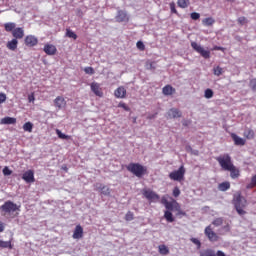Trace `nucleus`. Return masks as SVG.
Segmentation results:
<instances>
[{"instance_id": "50", "label": "nucleus", "mask_w": 256, "mask_h": 256, "mask_svg": "<svg viewBox=\"0 0 256 256\" xmlns=\"http://www.w3.org/2000/svg\"><path fill=\"white\" fill-rule=\"evenodd\" d=\"M137 49H139V51H143L145 49V44L142 41H138L136 43Z\"/></svg>"}, {"instance_id": "4", "label": "nucleus", "mask_w": 256, "mask_h": 256, "mask_svg": "<svg viewBox=\"0 0 256 256\" xmlns=\"http://www.w3.org/2000/svg\"><path fill=\"white\" fill-rule=\"evenodd\" d=\"M215 159L224 171H227L233 167V160H231V156L229 154L220 155Z\"/></svg>"}, {"instance_id": "43", "label": "nucleus", "mask_w": 256, "mask_h": 256, "mask_svg": "<svg viewBox=\"0 0 256 256\" xmlns=\"http://www.w3.org/2000/svg\"><path fill=\"white\" fill-rule=\"evenodd\" d=\"M84 72L86 73V75H95V69H93V67L84 68Z\"/></svg>"}, {"instance_id": "19", "label": "nucleus", "mask_w": 256, "mask_h": 256, "mask_svg": "<svg viewBox=\"0 0 256 256\" xmlns=\"http://www.w3.org/2000/svg\"><path fill=\"white\" fill-rule=\"evenodd\" d=\"M12 37H14V39H23V37H25V30H23V28L21 27H18V28H15L13 31H12Z\"/></svg>"}, {"instance_id": "31", "label": "nucleus", "mask_w": 256, "mask_h": 256, "mask_svg": "<svg viewBox=\"0 0 256 256\" xmlns=\"http://www.w3.org/2000/svg\"><path fill=\"white\" fill-rule=\"evenodd\" d=\"M13 240H9V241H3L0 240V247L1 249H13V244H12Z\"/></svg>"}, {"instance_id": "10", "label": "nucleus", "mask_w": 256, "mask_h": 256, "mask_svg": "<svg viewBox=\"0 0 256 256\" xmlns=\"http://www.w3.org/2000/svg\"><path fill=\"white\" fill-rule=\"evenodd\" d=\"M90 89H91L92 93H94V95H96V97H103V88H101V84H99L97 82H92L90 84Z\"/></svg>"}, {"instance_id": "14", "label": "nucleus", "mask_w": 256, "mask_h": 256, "mask_svg": "<svg viewBox=\"0 0 256 256\" xmlns=\"http://www.w3.org/2000/svg\"><path fill=\"white\" fill-rule=\"evenodd\" d=\"M96 189L97 191H99V193H101V195H105L106 197H109V195H111V188L101 183L96 184Z\"/></svg>"}, {"instance_id": "49", "label": "nucleus", "mask_w": 256, "mask_h": 256, "mask_svg": "<svg viewBox=\"0 0 256 256\" xmlns=\"http://www.w3.org/2000/svg\"><path fill=\"white\" fill-rule=\"evenodd\" d=\"M237 21H238L239 25H246L247 18H245V16H241V17L238 18Z\"/></svg>"}, {"instance_id": "52", "label": "nucleus", "mask_w": 256, "mask_h": 256, "mask_svg": "<svg viewBox=\"0 0 256 256\" xmlns=\"http://www.w3.org/2000/svg\"><path fill=\"white\" fill-rule=\"evenodd\" d=\"M170 11L171 13H174L175 15H177V8H175V2L170 3Z\"/></svg>"}, {"instance_id": "3", "label": "nucleus", "mask_w": 256, "mask_h": 256, "mask_svg": "<svg viewBox=\"0 0 256 256\" xmlns=\"http://www.w3.org/2000/svg\"><path fill=\"white\" fill-rule=\"evenodd\" d=\"M161 203L162 205H164L165 209H168L169 211H176L177 216L186 215V213L183 210H181V205L175 199H172V201L169 202L167 198L163 196L161 199Z\"/></svg>"}, {"instance_id": "59", "label": "nucleus", "mask_w": 256, "mask_h": 256, "mask_svg": "<svg viewBox=\"0 0 256 256\" xmlns=\"http://www.w3.org/2000/svg\"><path fill=\"white\" fill-rule=\"evenodd\" d=\"M155 117H157V114H154L152 116H148V119H155Z\"/></svg>"}, {"instance_id": "37", "label": "nucleus", "mask_w": 256, "mask_h": 256, "mask_svg": "<svg viewBox=\"0 0 256 256\" xmlns=\"http://www.w3.org/2000/svg\"><path fill=\"white\" fill-rule=\"evenodd\" d=\"M56 134L59 139H65V140L71 139V136H69L67 134H63V132H61V130H59V129H56Z\"/></svg>"}, {"instance_id": "30", "label": "nucleus", "mask_w": 256, "mask_h": 256, "mask_svg": "<svg viewBox=\"0 0 256 256\" xmlns=\"http://www.w3.org/2000/svg\"><path fill=\"white\" fill-rule=\"evenodd\" d=\"M17 27V24L13 23V22H8L4 24V29L5 31H7V33H13V31H15Z\"/></svg>"}, {"instance_id": "48", "label": "nucleus", "mask_w": 256, "mask_h": 256, "mask_svg": "<svg viewBox=\"0 0 256 256\" xmlns=\"http://www.w3.org/2000/svg\"><path fill=\"white\" fill-rule=\"evenodd\" d=\"M191 19H193V21H197V19H200L201 14L197 13V12H193L190 14Z\"/></svg>"}, {"instance_id": "21", "label": "nucleus", "mask_w": 256, "mask_h": 256, "mask_svg": "<svg viewBox=\"0 0 256 256\" xmlns=\"http://www.w3.org/2000/svg\"><path fill=\"white\" fill-rule=\"evenodd\" d=\"M227 233H231V224L229 222H225V225L218 229V235H227Z\"/></svg>"}, {"instance_id": "44", "label": "nucleus", "mask_w": 256, "mask_h": 256, "mask_svg": "<svg viewBox=\"0 0 256 256\" xmlns=\"http://www.w3.org/2000/svg\"><path fill=\"white\" fill-rule=\"evenodd\" d=\"M66 35L70 39H74V40L77 39V34H75V32H73L72 30H67Z\"/></svg>"}, {"instance_id": "57", "label": "nucleus", "mask_w": 256, "mask_h": 256, "mask_svg": "<svg viewBox=\"0 0 256 256\" xmlns=\"http://www.w3.org/2000/svg\"><path fill=\"white\" fill-rule=\"evenodd\" d=\"M29 103H33L35 101V96L32 94L28 97Z\"/></svg>"}, {"instance_id": "60", "label": "nucleus", "mask_w": 256, "mask_h": 256, "mask_svg": "<svg viewBox=\"0 0 256 256\" xmlns=\"http://www.w3.org/2000/svg\"><path fill=\"white\" fill-rule=\"evenodd\" d=\"M229 3H233L235 2V0H227Z\"/></svg>"}, {"instance_id": "18", "label": "nucleus", "mask_w": 256, "mask_h": 256, "mask_svg": "<svg viewBox=\"0 0 256 256\" xmlns=\"http://www.w3.org/2000/svg\"><path fill=\"white\" fill-rule=\"evenodd\" d=\"M116 21L118 23H124L125 21H129V16H127V12L119 10L116 15Z\"/></svg>"}, {"instance_id": "36", "label": "nucleus", "mask_w": 256, "mask_h": 256, "mask_svg": "<svg viewBox=\"0 0 256 256\" xmlns=\"http://www.w3.org/2000/svg\"><path fill=\"white\" fill-rule=\"evenodd\" d=\"M23 130H24V131H27L28 133H33V123H31V122H26V123L23 125Z\"/></svg>"}, {"instance_id": "39", "label": "nucleus", "mask_w": 256, "mask_h": 256, "mask_svg": "<svg viewBox=\"0 0 256 256\" xmlns=\"http://www.w3.org/2000/svg\"><path fill=\"white\" fill-rule=\"evenodd\" d=\"M213 95H214V92L213 90H211V88H207L204 92L205 99H212Z\"/></svg>"}, {"instance_id": "5", "label": "nucleus", "mask_w": 256, "mask_h": 256, "mask_svg": "<svg viewBox=\"0 0 256 256\" xmlns=\"http://www.w3.org/2000/svg\"><path fill=\"white\" fill-rule=\"evenodd\" d=\"M0 211L2 215H11V213H15V211H19V206L13 203L12 201H6L2 206H0Z\"/></svg>"}, {"instance_id": "41", "label": "nucleus", "mask_w": 256, "mask_h": 256, "mask_svg": "<svg viewBox=\"0 0 256 256\" xmlns=\"http://www.w3.org/2000/svg\"><path fill=\"white\" fill-rule=\"evenodd\" d=\"M213 71L214 75H216L217 77L223 75V68H221L220 66L214 67Z\"/></svg>"}, {"instance_id": "22", "label": "nucleus", "mask_w": 256, "mask_h": 256, "mask_svg": "<svg viewBox=\"0 0 256 256\" xmlns=\"http://www.w3.org/2000/svg\"><path fill=\"white\" fill-rule=\"evenodd\" d=\"M168 117L169 119H177L181 117V111L177 108H172L168 111Z\"/></svg>"}, {"instance_id": "13", "label": "nucleus", "mask_w": 256, "mask_h": 256, "mask_svg": "<svg viewBox=\"0 0 256 256\" xmlns=\"http://www.w3.org/2000/svg\"><path fill=\"white\" fill-rule=\"evenodd\" d=\"M22 179L25 183H35V172L33 170H27L23 173Z\"/></svg>"}, {"instance_id": "6", "label": "nucleus", "mask_w": 256, "mask_h": 256, "mask_svg": "<svg viewBox=\"0 0 256 256\" xmlns=\"http://www.w3.org/2000/svg\"><path fill=\"white\" fill-rule=\"evenodd\" d=\"M171 181H183L185 179V166H180L178 170L172 171L169 174Z\"/></svg>"}, {"instance_id": "25", "label": "nucleus", "mask_w": 256, "mask_h": 256, "mask_svg": "<svg viewBox=\"0 0 256 256\" xmlns=\"http://www.w3.org/2000/svg\"><path fill=\"white\" fill-rule=\"evenodd\" d=\"M15 123H17V118L7 116L1 119L2 125H15Z\"/></svg>"}, {"instance_id": "29", "label": "nucleus", "mask_w": 256, "mask_h": 256, "mask_svg": "<svg viewBox=\"0 0 256 256\" xmlns=\"http://www.w3.org/2000/svg\"><path fill=\"white\" fill-rule=\"evenodd\" d=\"M202 25H204V27H213V25H215V19L213 17L204 18Z\"/></svg>"}, {"instance_id": "42", "label": "nucleus", "mask_w": 256, "mask_h": 256, "mask_svg": "<svg viewBox=\"0 0 256 256\" xmlns=\"http://www.w3.org/2000/svg\"><path fill=\"white\" fill-rule=\"evenodd\" d=\"M135 219V214L133 212L128 211L125 215V221H133Z\"/></svg>"}, {"instance_id": "51", "label": "nucleus", "mask_w": 256, "mask_h": 256, "mask_svg": "<svg viewBox=\"0 0 256 256\" xmlns=\"http://www.w3.org/2000/svg\"><path fill=\"white\" fill-rule=\"evenodd\" d=\"M3 175H11L13 171L9 169V167L5 166L2 170Z\"/></svg>"}, {"instance_id": "9", "label": "nucleus", "mask_w": 256, "mask_h": 256, "mask_svg": "<svg viewBox=\"0 0 256 256\" xmlns=\"http://www.w3.org/2000/svg\"><path fill=\"white\" fill-rule=\"evenodd\" d=\"M142 195H143V197H145V199L150 201V203H154L155 201H159V199H160L159 194L155 193L151 189L142 190Z\"/></svg>"}, {"instance_id": "53", "label": "nucleus", "mask_w": 256, "mask_h": 256, "mask_svg": "<svg viewBox=\"0 0 256 256\" xmlns=\"http://www.w3.org/2000/svg\"><path fill=\"white\" fill-rule=\"evenodd\" d=\"M191 241L194 243V245H197L198 249H201V241L197 238H191Z\"/></svg>"}, {"instance_id": "24", "label": "nucleus", "mask_w": 256, "mask_h": 256, "mask_svg": "<svg viewBox=\"0 0 256 256\" xmlns=\"http://www.w3.org/2000/svg\"><path fill=\"white\" fill-rule=\"evenodd\" d=\"M226 171H230L231 179H238L239 175H241L239 172V169H237V167H235L234 164L230 167V169H228Z\"/></svg>"}, {"instance_id": "15", "label": "nucleus", "mask_w": 256, "mask_h": 256, "mask_svg": "<svg viewBox=\"0 0 256 256\" xmlns=\"http://www.w3.org/2000/svg\"><path fill=\"white\" fill-rule=\"evenodd\" d=\"M200 256H226L225 252L218 250L216 253L213 249H206L200 252Z\"/></svg>"}, {"instance_id": "54", "label": "nucleus", "mask_w": 256, "mask_h": 256, "mask_svg": "<svg viewBox=\"0 0 256 256\" xmlns=\"http://www.w3.org/2000/svg\"><path fill=\"white\" fill-rule=\"evenodd\" d=\"M7 101V95L5 93H0V105Z\"/></svg>"}, {"instance_id": "23", "label": "nucleus", "mask_w": 256, "mask_h": 256, "mask_svg": "<svg viewBox=\"0 0 256 256\" xmlns=\"http://www.w3.org/2000/svg\"><path fill=\"white\" fill-rule=\"evenodd\" d=\"M17 45H19V41L17 39L13 38L12 40L7 42L6 47L10 51H16Z\"/></svg>"}, {"instance_id": "55", "label": "nucleus", "mask_w": 256, "mask_h": 256, "mask_svg": "<svg viewBox=\"0 0 256 256\" xmlns=\"http://www.w3.org/2000/svg\"><path fill=\"white\" fill-rule=\"evenodd\" d=\"M146 69L154 70L155 67L153 66V62H147V63H146Z\"/></svg>"}, {"instance_id": "34", "label": "nucleus", "mask_w": 256, "mask_h": 256, "mask_svg": "<svg viewBox=\"0 0 256 256\" xmlns=\"http://www.w3.org/2000/svg\"><path fill=\"white\" fill-rule=\"evenodd\" d=\"M158 251L160 255H169V248H167L164 244L158 246Z\"/></svg>"}, {"instance_id": "20", "label": "nucleus", "mask_w": 256, "mask_h": 256, "mask_svg": "<svg viewBox=\"0 0 256 256\" xmlns=\"http://www.w3.org/2000/svg\"><path fill=\"white\" fill-rule=\"evenodd\" d=\"M231 138L234 141V145H238V146L243 147V145H245V143H246L245 139L237 136V134H235V133L231 134Z\"/></svg>"}, {"instance_id": "17", "label": "nucleus", "mask_w": 256, "mask_h": 256, "mask_svg": "<svg viewBox=\"0 0 256 256\" xmlns=\"http://www.w3.org/2000/svg\"><path fill=\"white\" fill-rule=\"evenodd\" d=\"M43 51L46 53V55H56L57 47H55L53 44H45Z\"/></svg>"}, {"instance_id": "33", "label": "nucleus", "mask_w": 256, "mask_h": 256, "mask_svg": "<svg viewBox=\"0 0 256 256\" xmlns=\"http://www.w3.org/2000/svg\"><path fill=\"white\" fill-rule=\"evenodd\" d=\"M189 4H190L189 0H178L177 1V5L181 9H187V7H189Z\"/></svg>"}, {"instance_id": "8", "label": "nucleus", "mask_w": 256, "mask_h": 256, "mask_svg": "<svg viewBox=\"0 0 256 256\" xmlns=\"http://www.w3.org/2000/svg\"><path fill=\"white\" fill-rule=\"evenodd\" d=\"M191 47L196 51V53H199L201 57L204 59H210L211 58V51L205 50L203 46L197 44V42H191Z\"/></svg>"}, {"instance_id": "56", "label": "nucleus", "mask_w": 256, "mask_h": 256, "mask_svg": "<svg viewBox=\"0 0 256 256\" xmlns=\"http://www.w3.org/2000/svg\"><path fill=\"white\" fill-rule=\"evenodd\" d=\"M214 51H225V48H223L221 46H215Z\"/></svg>"}, {"instance_id": "16", "label": "nucleus", "mask_w": 256, "mask_h": 256, "mask_svg": "<svg viewBox=\"0 0 256 256\" xmlns=\"http://www.w3.org/2000/svg\"><path fill=\"white\" fill-rule=\"evenodd\" d=\"M114 95L116 99H125V97H127V89H125L123 86H120L114 91Z\"/></svg>"}, {"instance_id": "32", "label": "nucleus", "mask_w": 256, "mask_h": 256, "mask_svg": "<svg viewBox=\"0 0 256 256\" xmlns=\"http://www.w3.org/2000/svg\"><path fill=\"white\" fill-rule=\"evenodd\" d=\"M219 191H228V189H231V183L229 182H222L218 185Z\"/></svg>"}, {"instance_id": "46", "label": "nucleus", "mask_w": 256, "mask_h": 256, "mask_svg": "<svg viewBox=\"0 0 256 256\" xmlns=\"http://www.w3.org/2000/svg\"><path fill=\"white\" fill-rule=\"evenodd\" d=\"M118 107H120L121 109H124V111H131V108H129V106H127V104H125V102H120L118 104Z\"/></svg>"}, {"instance_id": "7", "label": "nucleus", "mask_w": 256, "mask_h": 256, "mask_svg": "<svg viewBox=\"0 0 256 256\" xmlns=\"http://www.w3.org/2000/svg\"><path fill=\"white\" fill-rule=\"evenodd\" d=\"M204 235L207 237V239L211 242V243H217V241H219V234H217L215 232V230H213V226L212 225H208L205 230H204Z\"/></svg>"}, {"instance_id": "11", "label": "nucleus", "mask_w": 256, "mask_h": 256, "mask_svg": "<svg viewBox=\"0 0 256 256\" xmlns=\"http://www.w3.org/2000/svg\"><path fill=\"white\" fill-rule=\"evenodd\" d=\"M54 107H56V109H59V110L65 109V107H67V101L63 96H57L54 99Z\"/></svg>"}, {"instance_id": "40", "label": "nucleus", "mask_w": 256, "mask_h": 256, "mask_svg": "<svg viewBox=\"0 0 256 256\" xmlns=\"http://www.w3.org/2000/svg\"><path fill=\"white\" fill-rule=\"evenodd\" d=\"M256 187V175L251 178V182L246 186V189H253Z\"/></svg>"}, {"instance_id": "26", "label": "nucleus", "mask_w": 256, "mask_h": 256, "mask_svg": "<svg viewBox=\"0 0 256 256\" xmlns=\"http://www.w3.org/2000/svg\"><path fill=\"white\" fill-rule=\"evenodd\" d=\"M82 237H83V227H81V225H77L73 233V239H81Z\"/></svg>"}, {"instance_id": "45", "label": "nucleus", "mask_w": 256, "mask_h": 256, "mask_svg": "<svg viewBox=\"0 0 256 256\" xmlns=\"http://www.w3.org/2000/svg\"><path fill=\"white\" fill-rule=\"evenodd\" d=\"M249 87L252 91H256V78L250 80Z\"/></svg>"}, {"instance_id": "27", "label": "nucleus", "mask_w": 256, "mask_h": 256, "mask_svg": "<svg viewBox=\"0 0 256 256\" xmlns=\"http://www.w3.org/2000/svg\"><path fill=\"white\" fill-rule=\"evenodd\" d=\"M171 211L174 210L166 209V211L164 212V219H166L168 223H173L175 221V217H173V212Z\"/></svg>"}, {"instance_id": "1", "label": "nucleus", "mask_w": 256, "mask_h": 256, "mask_svg": "<svg viewBox=\"0 0 256 256\" xmlns=\"http://www.w3.org/2000/svg\"><path fill=\"white\" fill-rule=\"evenodd\" d=\"M232 203L240 217H243V215H247V211H245V208L248 205L247 199L243 197V195H241V192H237L236 194H234Z\"/></svg>"}, {"instance_id": "28", "label": "nucleus", "mask_w": 256, "mask_h": 256, "mask_svg": "<svg viewBox=\"0 0 256 256\" xmlns=\"http://www.w3.org/2000/svg\"><path fill=\"white\" fill-rule=\"evenodd\" d=\"M162 93L166 96L173 95V93H175V88H173L171 85H166L163 87Z\"/></svg>"}, {"instance_id": "35", "label": "nucleus", "mask_w": 256, "mask_h": 256, "mask_svg": "<svg viewBox=\"0 0 256 256\" xmlns=\"http://www.w3.org/2000/svg\"><path fill=\"white\" fill-rule=\"evenodd\" d=\"M223 223H225V220L222 217L216 218L212 221V225H214V227H221Z\"/></svg>"}, {"instance_id": "2", "label": "nucleus", "mask_w": 256, "mask_h": 256, "mask_svg": "<svg viewBox=\"0 0 256 256\" xmlns=\"http://www.w3.org/2000/svg\"><path fill=\"white\" fill-rule=\"evenodd\" d=\"M127 171L129 173H132V175H135V177H138V179H141V177H145L149 173L147 170V166H143L140 163H129L126 166Z\"/></svg>"}, {"instance_id": "58", "label": "nucleus", "mask_w": 256, "mask_h": 256, "mask_svg": "<svg viewBox=\"0 0 256 256\" xmlns=\"http://www.w3.org/2000/svg\"><path fill=\"white\" fill-rule=\"evenodd\" d=\"M5 231V225L0 224V233H3Z\"/></svg>"}, {"instance_id": "38", "label": "nucleus", "mask_w": 256, "mask_h": 256, "mask_svg": "<svg viewBox=\"0 0 256 256\" xmlns=\"http://www.w3.org/2000/svg\"><path fill=\"white\" fill-rule=\"evenodd\" d=\"M244 137H246V139H254L255 132L251 129H248L244 132Z\"/></svg>"}, {"instance_id": "12", "label": "nucleus", "mask_w": 256, "mask_h": 256, "mask_svg": "<svg viewBox=\"0 0 256 256\" xmlns=\"http://www.w3.org/2000/svg\"><path fill=\"white\" fill-rule=\"evenodd\" d=\"M24 43L26 47H35L39 43V39H37V37L34 35H28L25 37Z\"/></svg>"}, {"instance_id": "47", "label": "nucleus", "mask_w": 256, "mask_h": 256, "mask_svg": "<svg viewBox=\"0 0 256 256\" xmlns=\"http://www.w3.org/2000/svg\"><path fill=\"white\" fill-rule=\"evenodd\" d=\"M172 195L173 197H179V195H181V190L179 189V187H174Z\"/></svg>"}]
</instances>
